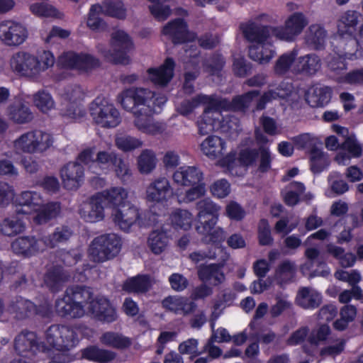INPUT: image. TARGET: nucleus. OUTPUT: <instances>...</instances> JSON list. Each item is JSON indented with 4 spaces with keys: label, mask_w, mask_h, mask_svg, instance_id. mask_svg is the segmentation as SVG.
<instances>
[{
    "label": "nucleus",
    "mask_w": 363,
    "mask_h": 363,
    "mask_svg": "<svg viewBox=\"0 0 363 363\" xmlns=\"http://www.w3.org/2000/svg\"><path fill=\"white\" fill-rule=\"evenodd\" d=\"M88 312L93 318L102 323H112L118 318L116 308L105 296H98L88 302Z\"/></svg>",
    "instance_id": "nucleus-12"
},
{
    "label": "nucleus",
    "mask_w": 363,
    "mask_h": 363,
    "mask_svg": "<svg viewBox=\"0 0 363 363\" xmlns=\"http://www.w3.org/2000/svg\"><path fill=\"white\" fill-rule=\"evenodd\" d=\"M219 128L221 131L228 134L238 133L240 128V121L235 116L223 117L219 121Z\"/></svg>",
    "instance_id": "nucleus-60"
},
{
    "label": "nucleus",
    "mask_w": 363,
    "mask_h": 363,
    "mask_svg": "<svg viewBox=\"0 0 363 363\" xmlns=\"http://www.w3.org/2000/svg\"><path fill=\"white\" fill-rule=\"evenodd\" d=\"M116 176L121 179L123 182L128 181L131 177V172L128 165L125 163L121 157H117L113 169Z\"/></svg>",
    "instance_id": "nucleus-62"
},
{
    "label": "nucleus",
    "mask_w": 363,
    "mask_h": 363,
    "mask_svg": "<svg viewBox=\"0 0 363 363\" xmlns=\"http://www.w3.org/2000/svg\"><path fill=\"white\" fill-rule=\"evenodd\" d=\"M104 13L108 16L120 20H124L127 16V11L123 3L119 0L104 1Z\"/></svg>",
    "instance_id": "nucleus-52"
},
{
    "label": "nucleus",
    "mask_w": 363,
    "mask_h": 363,
    "mask_svg": "<svg viewBox=\"0 0 363 363\" xmlns=\"http://www.w3.org/2000/svg\"><path fill=\"white\" fill-rule=\"evenodd\" d=\"M94 294L89 287L72 286L67 287L62 297L55 301V311L57 316L65 319H77L85 314V306Z\"/></svg>",
    "instance_id": "nucleus-2"
},
{
    "label": "nucleus",
    "mask_w": 363,
    "mask_h": 363,
    "mask_svg": "<svg viewBox=\"0 0 363 363\" xmlns=\"http://www.w3.org/2000/svg\"><path fill=\"white\" fill-rule=\"evenodd\" d=\"M9 118L18 124H24L32 121L33 116L30 108L21 100L11 103L7 108Z\"/></svg>",
    "instance_id": "nucleus-34"
},
{
    "label": "nucleus",
    "mask_w": 363,
    "mask_h": 363,
    "mask_svg": "<svg viewBox=\"0 0 363 363\" xmlns=\"http://www.w3.org/2000/svg\"><path fill=\"white\" fill-rule=\"evenodd\" d=\"M309 154L310 169L313 174H320L329 166L328 158L316 145L310 149Z\"/></svg>",
    "instance_id": "nucleus-41"
},
{
    "label": "nucleus",
    "mask_w": 363,
    "mask_h": 363,
    "mask_svg": "<svg viewBox=\"0 0 363 363\" xmlns=\"http://www.w3.org/2000/svg\"><path fill=\"white\" fill-rule=\"evenodd\" d=\"M33 102L35 106L43 112L50 110L54 104L51 95L43 90L39 91L33 96Z\"/></svg>",
    "instance_id": "nucleus-58"
},
{
    "label": "nucleus",
    "mask_w": 363,
    "mask_h": 363,
    "mask_svg": "<svg viewBox=\"0 0 363 363\" xmlns=\"http://www.w3.org/2000/svg\"><path fill=\"white\" fill-rule=\"evenodd\" d=\"M170 218L175 228L187 230L191 227L192 214L187 210L177 209L172 213Z\"/></svg>",
    "instance_id": "nucleus-48"
},
{
    "label": "nucleus",
    "mask_w": 363,
    "mask_h": 363,
    "mask_svg": "<svg viewBox=\"0 0 363 363\" xmlns=\"http://www.w3.org/2000/svg\"><path fill=\"white\" fill-rule=\"evenodd\" d=\"M320 66V59L317 55L308 54L296 60L293 67V72L296 74L313 75L318 71Z\"/></svg>",
    "instance_id": "nucleus-32"
},
{
    "label": "nucleus",
    "mask_w": 363,
    "mask_h": 363,
    "mask_svg": "<svg viewBox=\"0 0 363 363\" xmlns=\"http://www.w3.org/2000/svg\"><path fill=\"white\" fill-rule=\"evenodd\" d=\"M14 350L22 357H30L38 352H48V346L39 341L36 333L23 330L14 339Z\"/></svg>",
    "instance_id": "nucleus-10"
},
{
    "label": "nucleus",
    "mask_w": 363,
    "mask_h": 363,
    "mask_svg": "<svg viewBox=\"0 0 363 363\" xmlns=\"http://www.w3.org/2000/svg\"><path fill=\"white\" fill-rule=\"evenodd\" d=\"M175 62L172 57H167L157 67H150L147 70L150 80L155 85L167 86L174 77Z\"/></svg>",
    "instance_id": "nucleus-21"
},
{
    "label": "nucleus",
    "mask_w": 363,
    "mask_h": 363,
    "mask_svg": "<svg viewBox=\"0 0 363 363\" xmlns=\"http://www.w3.org/2000/svg\"><path fill=\"white\" fill-rule=\"evenodd\" d=\"M154 110L150 104L140 108L138 112L133 113L135 116L134 123L136 128L145 133H155V126L151 123V118Z\"/></svg>",
    "instance_id": "nucleus-37"
},
{
    "label": "nucleus",
    "mask_w": 363,
    "mask_h": 363,
    "mask_svg": "<svg viewBox=\"0 0 363 363\" xmlns=\"http://www.w3.org/2000/svg\"><path fill=\"white\" fill-rule=\"evenodd\" d=\"M25 230L23 222L17 217L5 218L1 224V231L6 236H14Z\"/></svg>",
    "instance_id": "nucleus-49"
},
{
    "label": "nucleus",
    "mask_w": 363,
    "mask_h": 363,
    "mask_svg": "<svg viewBox=\"0 0 363 363\" xmlns=\"http://www.w3.org/2000/svg\"><path fill=\"white\" fill-rule=\"evenodd\" d=\"M225 64V59L221 54L215 53L209 59L206 66V71L211 76L218 75Z\"/></svg>",
    "instance_id": "nucleus-59"
},
{
    "label": "nucleus",
    "mask_w": 363,
    "mask_h": 363,
    "mask_svg": "<svg viewBox=\"0 0 363 363\" xmlns=\"http://www.w3.org/2000/svg\"><path fill=\"white\" fill-rule=\"evenodd\" d=\"M211 99V96L200 94L193 98L191 100H184L177 108V111L181 115L187 116L201 104H208L210 106Z\"/></svg>",
    "instance_id": "nucleus-47"
},
{
    "label": "nucleus",
    "mask_w": 363,
    "mask_h": 363,
    "mask_svg": "<svg viewBox=\"0 0 363 363\" xmlns=\"http://www.w3.org/2000/svg\"><path fill=\"white\" fill-rule=\"evenodd\" d=\"M259 157L258 170L268 172L272 167V157L269 146L258 145L257 148L245 147L240 150L238 160L242 167L252 166Z\"/></svg>",
    "instance_id": "nucleus-8"
},
{
    "label": "nucleus",
    "mask_w": 363,
    "mask_h": 363,
    "mask_svg": "<svg viewBox=\"0 0 363 363\" xmlns=\"http://www.w3.org/2000/svg\"><path fill=\"white\" fill-rule=\"evenodd\" d=\"M113 220L121 230L128 231L140 218L139 209L130 202L117 208L112 213Z\"/></svg>",
    "instance_id": "nucleus-22"
},
{
    "label": "nucleus",
    "mask_w": 363,
    "mask_h": 363,
    "mask_svg": "<svg viewBox=\"0 0 363 363\" xmlns=\"http://www.w3.org/2000/svg\"><path fill=\"white\" fill-rule=\"evenodd\" d=\"M172 194L169 182L164 177L155 180L147 189V199L152 202L167 201Z\"/></svg>",
    "instance_id": "nucleus-29"
},
{
    "label": "nucleus",
    "mask_w": 363,
    "mask_h": 363,
    "mask_svg": "<svg viewBox=\"0 0 363 363\" xmlns=\"http://www.w3.org/2000/svg\"><path fill=\"white\" fill-rule=\"evenodd\" d=\"M326 30L320 25L314 24L309 27L306 35L307 43L313 45L316 50L321 49L325 43Z\"/></svg>",
    "instance_id": "nucleus-46"
},
{
    "label": "nucleus",
    "mask_w": 363,
    "mask_h": 363,
    "mask_svg": "<svg viewBox=\"0 0 363 363\" xmlns=\"http://www.w3.org/2000/svg\"><path fill=\"white\" fill-rule=\"evenodd\" d=\"M118 155L114 152H108L106 151H99L97 153L96 158L94 160V165L99 166L103 173L107 174L113 169L114 162Z\"/></svg>",
    "instance_id": "nucleus-53"
},
{
    "label": "nucleus",
    "mask_w": 363,
    "mask_h": 363,
    "mask_svg": "<svg viewBox=\"0 0 363 363\" xmlns=\"http://www.w3.org/2000/svg\"><path fill=\"white\" fill-rule=\"evenodd\" d=\"M72 235V230L68 226L63 225L57 227L52 234L43 236L40 240L46 247L54 248L59 243L68 240Z\"/></svg>",
    "instance_id": "nucleus-42"
},
{
    "label": "nucleus",
    "mask_w": 363,
    "mask_h": 363,
    "mask_svg": "<svg viewBox=\"0 0 363 363\" xmlns=\"http://www.w3.org/2000/svg\"><path fill=\"white\" fill-rule=\"evenodd\" d=\"M169 238L164 231H152L148 238V245L155 255L162 253L167 246Z\"/></svg>",
    "instance_id": "nucleus-45"
},
{
    "label": "nucleus",
    "mask_w": 363,
    "mask_h": 363,
    "mask_svg": "<svg viewBox=\"0 0 363 363\" xmlns=\"http://www.w3.org/2000/svg\"><path fill=\"white\" fill-rule=\"evenodd\" d=\"M240 28L244 38L256 45L267 42L270 36V28L268 26L257 25L254 22L241 23Z\"/></svg>",
    "instance_id": "nucleus-27"
},
{
    "label": "nucleus",
    "mask_w": 363,
    "mask_h": 363,
    "mask_svg": "<svg viewBox=\"0 0 363 363\" xmlns=\"http://www.w3.org/2000/svg\"><path fill=\"white\" fill-rule=\"evenodd\" d=\"M331 89L328 86L316 87L306 94V101L311 107H324L330 101Z\"/></svg>",
    "instance_id": "nucleus-40"
},
{
    "label": "nucleus",
    "mask_w": 363,
    "mask_h": 363,
    "mask_svg": "<svg viewBox=\"0 0 363 363\" xmlns=\"http://www.w3.org/2000/svg\"><path fill=\"white\" fill-rule=\"evenodd\" d=\"M82 357L84 359L95 361L99 363H107L113 360L116 357L114 352L100 349L96 345H90L81 350Z\"/></svg>",
    "instance_id": "nucleus-39"
},
{
    "label": "nucleus",
    "mask_w": 363,
    "mask_h": 363,
    "mask_svg": "<svg viewBox=\"0 0 363 363\" xmlns=\"http://www.w3.org/2000/svg\"><path fill=\"white\" fill-rule=\"evenodd\" d=\"M151 287V277L147 274H138L134 277H128L122 284V290L128 294H146Z\"/></svg>",
    "instance_id": "nucleus-28"
},
{
    "label": "nucleus",
    "mask_w": 363,
    "mask_h": 363,
    "mask_svg": "<svg viewBox=\"0 0 363 363\" xmlns=\"http://www.w3.org/2000/svg\"><path fill=\"white\" fill-rule=\"evenodd\" d=\"M81 217L89 223H96L104 218V208L102 199L98 194L90 197L89 201L79 209Z\"/></svg>",
    "instance_id": "nucleus-25"
},
{
    "label": "nucleus",
    "mask_w": 363,
    "mask_h": 363,
    "mask_svg": "<svg viewBox=\"0 0 363 363\" xmlns=\"http://www.w3.org/2000/svg\"><path fill=\"white\" fill-rule=\"evenodd\" d=\"M69 275L62 267L56 265L48 269L44 276V282L51 292H58L63 284L68 281Z\"/></svg>",
    "instance_id": "nucleus-33"
},
{
    "label": "nucleus",
    "mask_w": 363,
    "mask_h": 363,
    "mask_svg": "<svg viewBox=\"0 0 363 363\" xmlns=\"http://www.w3.org/2000/svg\"><path fill=\"white\" fill-rule=\"evenodd\" d=\"M260 94L259 90H251L241 95L234 96L232 100L227 98H213L210 102V108L216 111H245L253 99Z\"/></svg>",
    "instance_id": "nucleus-9"
},
{
    "label": "nucleus",
    "mask_w": 363,
    "mask_h": 363,
    "mask_svg": "<svg viewBox=\"0 0 363 363\" xmlns=\"http://www.w3.org/2000/svg\"><path fill=\"white\" fill-rule=\"evenodd\" d=\"M121 249V238L114 233L95 238L89 247V255L94 262L101 263L113 259Z\"/></svg>",
    "instance_id": "nucleus-5"
},
{
    "label": "nucleus",
    "mask_w": 363,
    "mask_h": 363,
    "mask_svg": "<svg viewBox=\"0 0 363 363\" xmlns=\"http://www.w3.org/2000/svg\"><path fill=\"white\" fill-rule=\"evenodd\" d=\"M297 52L292 50L290 52L281 55L276 61L274 72L277 75L282 76L288 72L295 64Z\"/></svg>",
    "instance_id": "nucleus-44"
},
{
    "label": "nucleus",
    "mask_w": 363,
    "mask_h": 363,
    "mask_svg": "<svg viewBox=\"0 0 363 363\" xmlns=\"http://www.w3.org/2000/svg\"><path fill=\"white\" fill-rule=\"evenodd\" d=\"M211 191L214 196L220 199L225 198L230 194V184L225 179L217 180L211 186Z\"/></svg>",
    "instance_id": "nucleus-61"
},
{
    "label": "nucleus",
    "mask_w": 363,
    "mask_h": 363,
    "mask_svg": "<svg viewBox=\"0 0 363 363\" xmlns=\"http://www.w3.org/2000/svg\"><path fill=\"white\" fill-rule=\"evenodd\" d=\"M323 302L322 294L308 287L301 288L296 297V303L301 308L307 310L318 308Z\"/></svg>",
    "instance_id": "nucleus-31"
},
{
    "label": "nucleus",
    "mask_w": 363,
    "mask_h": 363,
    "mask_svg": "<svg viewBox=\"0 0 363 363\" xmlns=\"http://www.w3.org/2000/svg\"><path fill=\"white\" fill-rule=\"evenodd\" d=\"M220 206L206 198L196 203V232L204 236L203 240L211 244L220 245L225 239L226 233L220 227L215 228L219 217Z\"/></svg>",
    "instance_id": "nucleus-1"
},
{
    "label": "nucleus",
    "mask_w": 363,
    "mask_h": 363,
    "mask_svg": "<svg viewBox=\"0 0 363 363\" xmlns=\"http://www.w3.org/2000/svg\"><path fill=\"white\" fill-rule=\"evenodd\" d=\"M65 99L67 104L65 108L61 110L63 116L76 120L86 116V110L82 104L84 94L79 86L67 87L65 92Z\"/></svg>",
    "instance_id": "nucleus-17"
},
{
    "label": "nucleus",
    "mask_w": 363,
    "mask_h": 363,
    "mask_svg": "<svg viewBox=\"0 0 363 363\" xmlns=\"http://www.w3.org/2000/svg\"><path fill=\"white\" fill-rule=\"evenodd\" d=\"M152 5L149 6V11L152 16L159 21H164L168 18L172 13L171 8L169 5H164L166 0H148Z\"/></svg>",
    "instance_id": "nucleus-50"
},
{
    "label": "nucleus",
    "mask_w": 363,
    "mask_h": 363,
    "mask_svg": "<svg viewBox=\"0 0 363 363\" xmlns=\"http://www.w3.org/2000/svg\"><path fill=\"white\" fill-rule=\"evenodd\" d=\"M309 329L307 326H303L293 332L286 340V345L289 346H296L303 342L308 335Z\"/></svg>",
    "instance_id": "nucleus-64"
},
{
    "label": "nucleus",
    "mask_w": 363,
    "mask_h": 363,
    "mask_svg": "<svg viewBox=\"0 0 363 363\" xmlns=\"http://www.w3.org/2000/svg\"><path fill=\"white\" fill-rule=\"evenodd\" d=\"M90 114L95 123L103 128H115L121 123L118 109L105 97H96L90 105Z\"/></svg>",
    "instance_id": "nucleus-7"
},
{
    "label": "nucleus",
    "mask_w": 363,
    "mask_h": 363,
    "mask_svg": "<svg viewBox=\"0 0 363 363\" xmlns=\"http://www.w3.org/2000/svg\"><path fill=\"white\" fill-rule=\"evenodd\" d=\"M82 324H52L45 333V340L48 345V351H69L79 342V333L82 331Z\"/></svg>",
    "instance_id": "nucleus-4"
},
{
    "label": "nucleus",
    "mask_w": 363,
    "mask_h": 363,
    "mask_svg": "<svg viewBox=\"0 0 363 363\" xmlns=\"http://www.w3.org/2000/svg\"><path fill=\"white\" fill-rule=\"evenodd\" d=\"M162 33L167 36L174 45L192 42L196 36V33L189 30L187 23L182 18H177L169 21L163 26Z\"/></svg>",
    "instance_id": "nucleus-16"
},
{
    "label": "nucleus",
    "mask_w": 363,
    "mask_h": 363,
    "mask_svg": "<svg viewBox=\"0 0 363 363\" xmlns=\"http://www.w3.org/2000/svg\"><path fill=\"white\" fill-rule=\"evenodd\" d=\"M223 267V264L220 263L201 264L197 269L198 277L203 283H209L218 286L225 280Z\"/></svg>",
    "instance_id": "nucleus-24"
},
{
    "label": "nucleus",
    "mask_w": 363,
    "mask_h": 363,
    "mask_svg": "<svg viewBox=\"0 0 363 363\" xmlns=\"http://www.w3.org/2000/svg\"><path fill=\"white\" fill-rule=\"evenodd\" d=\"M55 62L53 53L50 50H43L36 57L26 52H18L15 53L10 60L12 69L18 74L35 77L50 67H52Z\"/></svg>",
    "instance_id": "nucleus-3"
},
{
    "label": "nucleus",
    "mask_w": 363,
    "mask_h": 363,
    "mask_svg": "<svg viewBox=\"0 0 363 363\" xmlns=\"http://www.w3.org/2000/svg\"><path fill=\"white\" fill-rule=\"evenodd\" d=\"M78 52L66 51L62 52L57 58V66L61 69L77 70Z\"/></svg>",
    "instance_id": "nucleus-56"
},
{
    "label": "nucleus",
    "mask_w": 363,
    "mask_h": 363,
    "mask_svg": "<svg viewBox=\"0 0 363 363\" xmlns=\"http://www.w3.org/2000/svg\"><path fill=\"white\" fill-rule=\"evenodd\" d=\"M101 342L116 349H126L131 345L129 337L114 332H106L101 337Z\"/></svg>",
    "instance_id": "nucleus-43"
},
{
    "label": "nucleus",
    "mask_w": 363,
    "mask_h": 363,
    "mask_svg": "<svg viewBox=\"0 0 363 363\" xmlns=\"http://www.w3.org/2000/svg\"><path fill=\"white\" fill-rule=\"evenodd\" d=\"M274 54L275 51L272 43L265 42L263 44L253 45L249 47V57L260 64L268 63Z\"/></svg>",
    "instance_id": "nucleus-38"
},
{
    "label": "nucleus",
    "mask_w": 363,
    "mask_h": 363,
    "mask_svg": "<svg viewBox=\"0 0 363 363\" xmlns=\"http://www.w3.org/2000/svg\"><path fill=\"white\" fill-rule=\"evenodd\" d=\"M138 164L141 173L151 172L156 166V156L154 152L147 149L143 150L138 157Z\"/></svg>",
    "instance_id": "nucleus-51"
},
{
    "label": "nucleus",
    "mask_w": 363,
    "mask_h": 363,
    "mask_svg": "<svg viewBox=\"0 0 363 363\" xmlns=\"http://www.w3.org/2000/svg\"><path fill=\"white\" fill-rule=\"evenodd\" d=\"M28 31L22 23L4 20L0 22V40L8 47H18L28 38Z\"/></svg>",
    "instance_id": "nucleus-11"
},
{
    "label": "nucleus",
    "mask_w": 363,
    "mask_h": 363,
    "mask_svg": "<svg viewBox=\"0 0 363 363\" xmlns=\"http://www.w3.org/2000/svg\"><path fill=\"white\" fill-rule=\"evenodd\" d=\"M116 147L123 152H130L142 147L143 142L130 135L117 136L115 140Z\"/></svg>",
    "instance_id": "nucleus-55"
},
{
    "label": "nucleus",
    "mask_w": 363,
    "mask_h": 363,
    "mask_svg": "<svg viewBox=\"0 0 363 363\" xmlns=\"http://www.w3.org/2000/svg\"><path fill=\"white\" fill-rule=\"evenodd\" d=\"M308 25V20L301 12H295L286 20L284 26L272 28L273 34L281 40L291 41L298 35Z\"/></svg>",
    "instance_id": "nucleus-14"
},
{
    "label": "nucleus",
    "mask_w": 363,
    "mask_h": 363,
    "mask_svg": "<svg viewBox=\"0 0 363 363\" xmlns=\"http://www.w3.org/2000/svg\"><path fill=\"white\" fill-rule=\"evenodd\" d=\"M102 199V202H106L109 206H111L113 212L117 208L128 203V191L123 187L116 186L106 189L97 194Z\"/></svg>",
    "instance_id": "nucleus-35"
},
{
    "label": "nucleus",
    "mask_w": 363,
    "mask_h": 363,
    "mask_svg": "<svg viewBox=\"0 0 363 363\" xmlns=\"http://www.w3.org/2000/svg\"><path fill=\"white\" fill-rule=\"evenodd\" d=\"M201 149L204 155L210 158L216 159L224 154L226 143L218 136L209 135L201 144Z\"/></svg>",
    "instance_id": "nucleus-36"
},
{
    "label": "nucleus",
    "mask_w": 363,
    "mask_h": 363,
    "mask_svg": "<svg viewBox=\"0 0 363 363\" xmlns=\"http://www.w3.org/2000/svg\"><path fill=\"white\" fill-rule=\"evenodd\" d=\"M53 143L52 136L41 130H35L22 134L13 142L18 153H35L47 150Z\"/></svg>",
    "instance_id": "nucleus-6"
},
{
    "label": "nucleus",
    "mask_w": 363,
    "mask_h": 363,
    "mask_svg": "<svg viewBox=\"0 0 363 363\" xmlns=\"http://www.w3.org/2000/svg\"><path fill=\"white\" fill-rule=\"evenodd\" d=\"M35 303L21 296L13 298L7 305L8 313L18 320H24L33 317Z\"/></svg>",
    "instance_id": "nucleus-26"
},
{
    "label": "nucleus",
    "mask_w": 363,
    "mask_h": 363,
    "mask_svg": "<svg viewBox=\"0 0 363 363\" xmlns=\"http://www.w3.org/2000/svg\"><path fill=\"white\" fill-rule=\"evenodd\" d=\"M111 38L116 43L118 48L110 52L109 60L115 65H128L130 62L128 53L134 48L130 36L124 30H118L112 33Z\"/></svg>",
    "instance_id": "nucleus-15"
},
{
    "label": "nucleus",
    "mask_w": 363,
    "mask_h": 363,
    "mask_svg": "<svg viewBox=\"0 0 363 363\" xmlns=\"http://www.w3.org/2000/svg\"><path fill=\"white\" fill-rule=\"evenodd\" d=\"M258 240L262 246H269L273 244L274 239L272 236L271 229L267 219L260 220L258 226Z\"/></svg>",
    "instance_id": "nucleus-57"
},
{
    "label": "nucleus",
    "mask_w": 363,
    "mask_h": 363,
    "mask_svg": "<svg viewBox=\"0 0 363 363\" xmlns=\"http://www.w3.org/2000/svg\"><path fill=\"white\" fill-rule=\"evenodd\" d=\"M340 82L350 85H363V67L350 71L341 77Z\"/></svg>",
    "instance_id": "nucleus-63"
},
{
    "label": "nucleus",
    "mask_w": 363,
    "mask_h": 363,
    "mask_svg": "<svg viewBox=\"0 0 363 363\" xmlns=\"http://www.w3.org/2000/svg\"><path fill=\"white\" fill-rule=\"evenodd\" d=\"M16 202L17 214L31 215L40 209L44 201L40 193L25 191L16 198Z\"/></svg>",
    "instance_id": "nucleus-20"
},
{
    "label": "nucleus",
    "mask_w": 363,
    "mask_h": 363,
    "mask_svg": "<svg viewBox=\"0 0 363 363\" xmlns=\"http://www.w3.org/2000/svg\"><path fill=\"white\" fill-rule=\"evenodd\" d=\"M12 252L23 258H30L40 252L39 240L35 236H19L11 244Z\"/></svg>",
    "instance_id": "nucleus-23"
},
{
    "label": "nucleus",
    "mask_w": 363,
    "mask_h": 363,
    "mask_svg": "<svg viewBox=\"0 0 363 363\" xmlns=\"http://www.w3.org/2000/svg\"><path fill=\"white\" fill-rule=\"evenodd\" d=\"M363 20L362 15L356 11L348 10L343 13L337 21V33L341 37L347 35L352 43L357 46L358 43L354 38L357 25Z\"/></svg>",
    "instance_id": "nucleus-18"
},
{
    "label": "nucleus",
    "mask_w": 363,
    "mask_h": 363,
    "mask_svg": "<svg viewBox=\"0 0 363 363\" xmlns=\"http://www.w3.org/2000/svg\"><path fill=\"white\" fill-rule=\"evenodd\" d=\"M100 65L99 60L92 55L85 52L78 53L77 70L88 72L99 67Z\"/></svg>",
    "instance_id": "nucleus-54"
},
{
    "label": "nucleus",
    "mask_w": 363,
    "mask_h": 363,
    "mask_svg": "<svg viewBox=\"0 0 363 363\" xmlns=\"http://www.w3.org/2000/svg\"><path fill=\"white\" fill-rule=\"evenodd\" d=\"M175 183L182 186H194L202 182L203 173L194 166H183L176 170L173 174Z\"/></svg>",
    "instance_id": "nucleus-30"
},
{
    "label": "nucleus",
    "mask_w": 363,
    "mask_h": 363,
    "mask_svg": "<svg viewBox=\"0 0 363 363\" xmlns=\"http://www.w3.org/2000/svg\"><path fill=\"white\" fill-rule=\"evenodd\" d=\"M151 91L145 88H130L124 90L121 94V106L131 113L138 112V109L150 104L153 96Z\"/></svg>",
    "instance_id": "nucleus-13"
},
{
    "label": "nucleus",
    "mask_w": 363,
    "mask_h": 363,
    "mask_svg": "<svg viewBox=\"0 0 363 363\" xmlns=\"http://www.w3.org/2000/svg\"><path fill=\"white\" fill-rule=\"evenodd\" d=\"M60 176L63 186L66 189L77 190L83 182L84 169L79 162H71L62 167Z\"/></svg>",
    "instance_id": "nucleus-19"
}]
</instances>
